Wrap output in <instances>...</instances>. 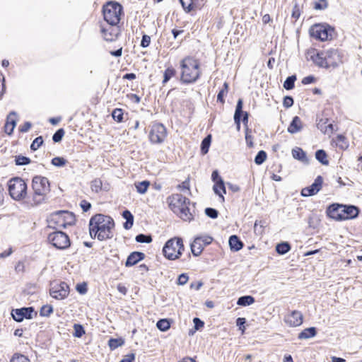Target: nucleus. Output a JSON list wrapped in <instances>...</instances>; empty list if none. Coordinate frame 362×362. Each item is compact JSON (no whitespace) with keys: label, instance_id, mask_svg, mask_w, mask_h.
Wrapping results in <instances>:
<instances>
[{"label":"nucleus","instance_id":"1","mask_svg":"<svg viewBox=\"0 0 362 362\" xmlns=\"http://www.w3.org/2000/svg\"><path fill=\"white\" fill-rule=\"evenodd\" d=\"M115 226L113 219L101 214L92 216L89 221V233L92 238L103 241L112 238Z\"/></svg>","mask_w":362,"mask_h":362},{"label":"nucleus","instance_id":"2","mask_svg":"<svg viewBox=\"0 0 362 362\" xmlns=\"http://www.w3.org/2000/svg\"><path fill=\"white\" fill-rule=\"evenodd\" d=\"M308 60H312L317 66L323 68L336 67L342 63V55L337 49L331 48L318 52L310 49L306 52Z\"/></svg>","mask_w":362,"mask_h":362},{"label":"nucleus","instance_id":"3","mask_svg":"<svg viewBox=\"0 0 362 362\" xmlns=\"http://www.w3.org/2000/svg\"><path fill=\"white\" fill-rule=\"evenodd\" d=\"M199 65V62L193 57L184 58L180 62L181 82L185 84L196 82L201 75Z\"/></svg>","mask_w":362,"mask_h":362},{"label":"nucleus","instance_id":"4","mask_svg":"<svg viewBox=\"0 0 362 362\" xmlns=\"http://www.w3.org/2000/svg\"><path fill=\"white\" fill-rule=\"evenodd\" d=\"M167 200L170 209L183 221H187L192 219V214L188 206L189 199L180 194H174L168 197Z\"/></svg>","mask_w":362,"mask_h":362},{"label":"nucleus","instance_id":"5","mask_svg":"<svg viewBox=\"0 0 362 362\" xmlns=\"http://www.w3.org/2000/svg\"><path fill=\"white\" fill-rule=\"evenodd\" d=\"M358 208L353 205L332 204L327 209L329 217L336 221H344L356 218L358 214Z\"/></svg>","mask_w":362,"mask_h":362},{"label":"nucleus","instance_id":"6","mask_svg":"<svg viewBox=\"0 0 362 362\" xmlns=\"http://www.w3.org/2000/svg\"><path fill=\"white\" fill-rule=\"evenodd\" d=\"M185 250L181 238L175 237L168 240L163 248V253L165 258L170 260L178 259Z\"/></svg>","mask_w":362,"mask_h":362},{"label":"nucleus","instance_id":"7","mask_svg":"<svg viewBox=\"0 0 362 362\" xmlns=\"http://www.w3.org/2000/svg\"><path fill=\"white\" fill-rule=\"evenodd\" d=\"M103 12L107 24L117 25L120 21L122 6L117 2L110 1L104 5Z\"/></svg>","mask_w":362,"mask_h":362},{"label":"nucleus","instance_id":"8","mask_svg":"<svg viewBox=\"0 0 362 362\" xmlns=\"http://www.w3.org/2000/svg\"><path fill=\"white\" fill-rule=\"evenodd\" d=\"M8 188L10 196L14 200H22L27 195V185L21 177L11 178L8 182Z\"/></svg>","mask_w":362,"mask_h":362},{"label":"nucleus","instance_id":"9","mask_svg":"<svg viewBox=\"0 0 362 362\" xmlns=\"http://www.w3.org/2000/svg\"><path fill=\"white\" fill-rule=\"evenodd\" d=\"M33 189L34 190V201L39 203L37 197H43L49 190V183L47 177L35 176L33 179Z\"/></svg>","mask_w":362,"mask_h":362},{"label":"nucleus","instance_id":"10","mask_svg":"<svg viewBox=\"0 0 362 362\" xmlns=\"http://www.w3.org/2000/svg\"><path fill=\"white\" fill-rule=\"evenodd\" d=\"M333 32V28L327 24H316L310 30L311 37L321 41L331 39Z\"/></svg>","mask_w":362,"mask_h":362},{"label":"nucleus","instance_id":"11","mask_svg":"<svg viewBox=\"0 0 362 362\" xmlns=\"http://www.w3.org/2000/svg\"><path fill=\"white\" fill-rule=\"evenodd\" d=\"M49 242L56 248L64 250L70 246L69 236L62 231H55L48 235Z\"/></svg>","mask_w":362,"mask_h":362},{"label":"nucleus","instance_id":"12","mask_svg":"<svg viewBox=\"0 0 362 362\" xmlns=\"http://www.w3.org/2000/svg\"><path fill=\"white\" fill-rule=\"evenodd\" d=\"M167 136L165 126L160 123L154 124L149 133V139L153 144H161Z\"/></svg>","mask_w":362,"mask_h":362},{"label":"nucleus","instance_id":"13","mask_svg":"<svg viewBox=\"0 0 362 362\" xmlns=\"http://www.w3.org/2000/svg\"><path fill=\"white\" fill-rule=\"evenodd\" d=\"M69 293V286L66 282L53 283L49 289L50 296L57 300L66 298Z\"/></svg>","mask_w":362,"mask_h":362},{"label":"nucleus","instance_id":"14","mask_svg":"<svg viewBox=\"0 0 362 362\" xmlns=\"http://www.w3.org/2000/svg\"><path fill=\"white\" fill-rule=\"evenodd\" d=\"M213 238L209 235H202L196 237L191 244V250L194 256H199L206 245H209Z\"/></svg>","mask_w":362,"mask_h":362},{"label":"nucleus","instance_id":"15","mask_svg":"<svg viewBox=\"0 0 362 362\" xmlns=\"http://www.w3.org/2000/svg\"><path fill=\"white\" fill-rule=\"evenodd\" d=\"M101 33L105 40L112 42L117 39L120 33L119 27L107 24L106 26H101Z\"/></svg>","mask_w":362,"mask_h":362},{"label":"nucleus","instance_id":"16","mask_svg":"<svg viewBox=\"0 0 362 362\" xmlns=\"http://www.w3.org/2000/svg\"><path fill=\"white\" fill-rule=\"evenodd\" d=\"M35 311L33 308H22L20 309H14L11 312L13 320L16 322H22L24 318L32 319Z\"/></svg>","mask_w":362,"mask_h":362},{"label":"nucleus","instance_id":"17","mask_svg":"<svg viewBox=\"0 0 362 362\" xmlns=\"http://www.w3.org/2000/svg\"><path fill=\"white\" fill-rule=\"evenodd\" d=\"M322 182V177L320 175L317 176L310 186L302 189L301 195L306 197L316 194L321 189Z\"/></svg>","mask_w":362,"mask_h":362},{"label":"nucleus","instance_id":"18","mask_svg":"<svg viewBox=\"0 0 362 362\" xmlns=\"http://www.w3.org/2000/svg\"><path fill=\"white\" fill-rule=\"evenodd\" d=\"M284 322L289 327H298L302 325L303 317L300 311L293 310L285 316Z\"/></svg>","mask_w":362,"mask_h":362},{"label":"nucleus","instance_id":"19","mask_svg":"<svg viewBox=\"0 0 362 362\" xmlns=\"http://www.w3.org/2000/svg\"><path fill=\"white\" fill-rule=\"evenodd\" d=\"M16 112L12 111L6 117V121L4 125V129L5 132L8 135L12 134L13 129L16 126Z\"/></svg>","mask_w":362,"mask_h":362},{"label":"nucleus","instance_id":"20","mask_svg":"<svg viewBox=\"0 0 362 362\" xmlns=\"http://www.w3.org/2000/svg\"><path fill=\"white\" fill-rule=\"evenodd\" d=\"M145 255L141 252H133L127 257L125 262L126 267H132L137 264L139 261L144 259Z\"/></svg>","mask_w":362,"mask_h":362},{"label":"nucleus","instance_id":"21","mask_svg":"<svg viewBox=\"0 0 362 362\" xmlns=\"http://www.w3.org/2000/svg\"><path fill=\"white\" fill-rule=\"evenodd\" d=\"M60 218L63 219L69 225H71L75 221V217L72 213L64 211H58L52 217L51 221Z\"/></svg>","mask_w":362,"mask_h":362},{"label":"nucleus","instance_id":"22","mask_svg":"<svg viewBox=\"0 0 362 362\" xmlns=\"http://www.w3.org/2000/svg\"><path fill=\"white\" fill-rule=\"evenodd\" d=\"M302 129L303 123L300 118L298 116H295L290 123L287 130L290 134H293L300 132Z\"/></svg>","mask_w":362,"mask_h":362},{"label":"nucleus","instance_id":"23","mask_svg":"<svg viewBox=\"0 0 362 362\" xmlns=\"http://www.w3.org/2000/svg\"><path fill=\"white\" fill-rule=\"evenodd\" d=\"M228 243L230 250L233 252H238L243 247V243L235 235H233L229 238Z\"/></svg>","mask_w":362,"mask_h":362},{"label":"nucleus","instance_id":"24","mask_svg":"<svg viewBox=\"0 0 362 362\" xmlns=\"http://www.w3.org/2000/svg\"><path fill=\"white\" fill-rule=\"evenodd\" d=\"M213 189H214L215 194H216L217 195L219 196V197L221 200V202H224L223 194H226V187H225L223 179L218 180L216 183L214 184Z\"/></svg>","mask_w":362,"mask_h":362},{"label":"nucleus","instance_id":"25","mask_svg":"<svg viewBox=\"0 0 362 362\" xmlns=\"http://www.w3.org/2000/svg\"><path fill=\"white\" fill-rule=\"evenodd\" d=\"M179 1L186 13H190L197 8L198 0H179Z\"/></svg>","mask_w":362,"mask_h":362},{"label":"nucleus","instance_id":"26","mask_svg":"<svg viewBox=\"0 0 362 362\" xmlns=\"http://www.w3.org/2000/svg\"><path fill=\"white\" fill-rule=\"evenodd\" d=\"M317 334V329L314 327L306 328L298 334V338L299 339H308L315 337Z\"/></svg>","mask_w":362,"mask_h":362},{"label":"nucleus","instance_id":"27","mask_svg":"<svg viewBox=\"0 0 362 362\" xmlns=\"http://www.w3.org/2000/svg\"><path fill=\"white\" fill-rule=\"evenodd\" d=\"M122 216L126 219L124 223V228L127 230L130 229L134 223V216L129 210H125L122 213Z\"/></svg>","mask_w":362,"mask_h":362},{"label":"nucleus","instance_id":"28","mask_svg":"<svg viewBox=\"0 0 362 362\" xmlns=\"http://www.w3.org/2000/svg\"><path fill=\"white\" fill-rule=\"evenodd\" d=\"M292 156L295 159L300 160L302 162H306L308 160L306 153L300 148H295L292 150Z\"/></svg>","mask_w":362,"mask_h":362},{"label":"nucleus","instance_id":"29","mask_svg":"<svg viewBox=\"0 0 362 362\" xmlns=\"http://www.w3.org/2000/svg\"><path fill=\"white\" fill-rule=\"evenodd\" d=\"M255 302V298L251 296H243L238 299L237 304L240 306H247Z\"/></svg>","mask_w":362,"mask_h":362},{"label":"nucleus","instance_id":"30","mask_svg":"<svg viewBox=\"0 0 362 362\" xmlns=\"http://www.w3.org/2000/svg\"><path fill=\"white\" fill-rule=\"evenodd\" d=\"M291 250L290 244L287 242L279 243L276 246V251L279 255H285Z\"/></svg>","mask_w":362,"mask_h":362},{"label":"nucleus","instance_id":"31","mask_svg":"<svg viewBox=\"0 0 362 362\" xmlns=\"http://www.w3.org/2000/svg\"><path fill=\"white\" fill-rule=\"evenodd\" d=\"M327 156L326 152L322 149L317 150L315 152L316 159L322 165H327L329 164V160L327 159Z\"/></svg>","mask_w":362,"mask_h":362},{"label":"nucleus","instance_id":"32","mask_svg":"<svg viewBox=\"0 0 362 362\" xmlns=\"http://www.w3.org/2000/svg\"><path fill=\"white\" fill-rule=\"evenodd\" d=\"M136 191L139 194H145L150 185L149 181L144 180L142 182H136L134 184Z\"/></svg>","mask_w":362,"mask_h":362},{"label":"nucleus","instance_id":"33","mask_svg":"<svg viewBox=\"0 0 362 362\" xmlns=\"http://www.w3.org/2000/svg\"><path fill=\"white\" fill-rule=\"evenodd\" d=\"M211 142V136L209 134L206 136L202 141L201 151L202 154H206L209 151V148Z\"/></svg>","mask_w":362,"mask_h":362},{"label":"nucleus","instance_id":"34","mask_svg":"<svg viewBox=\"0 0 362 362\" xmlns=\"http://www.w3.org/2000/svg\"><path fill=\"white\" fill-rule=\"evenodd\" d=\"M124 343L122 338L114 339L112 338L108 341V346L111 350H115L119 346H121Z\"/></svg>","mask_w":362,"mask_h":362},{"label":"nucleus","instance_id":"35","mask_svg":"<svg viewBox=\"0 0 362 362\" xmlns=\"http://www.w3.org/2000/svg\"><path fill=\"white\" fill-rule=\"evenodd\" d=\"M176 74V71L173 67L167 68L163 74V84L166 83L172 77H173Z\"/></svg>","mask_w":362,"mask_h":362},{"label":"nucleus","instance_id":"36","mask_svg":"<svg viewBox=\"0 0 362 362\" xmlns=\"http://www.w3.org/2000/svg\"><path fill=\"white\" fill-rule=\"evenodd\" d=\"M296 81V76L292 75L286 78L284 83V88L286 90H291L294 88V83Z\"/></svg>","mask_w":362,"mask_h":362},{"label":"nucleus","instance_id":"37","mask_svg":"<svg viewBox=\"0 0 362 362\" xmlns=\"http://www.w3.org/2000/svg\"><path fill=\"white\" fill-rule=\"evenodd\" d=\"M156 327L160 331L165 332L169 329L170 324L167 319H161L157 322Z\"/></svg>","mask_w":362,"mask_h":362},{"label":"nucleus","instance_id":"38","mask_svg":"<svg viewBox=\"0 0 362 362\" xmlns=\"http://www.w3.org/2000/svg\"><path fill=\"white\" fill-rule=\"evenodd\" d=\"M30 161V159L26 156L19 155L15 157V163L16 165H25L29 164Z\"/></svg>","mask_w":362,"mask_h":362},{"label":"nucleus","instance_id":"39","mask_svg":"<svg viewBox=\"0 0 362 362\" xmlns=\"http://www.w3.org/2000/svg\"><path fill=\"white\" fill-rule=\"evenodd\" d=\"M52 313L53 307L51 305H45L40 310V315L42 317H49Z\"/></svg>","mask_w":362,"mask_h":362},{"label":"nucleus","instance_id":"40","mask_svg":"<svg viewBox=\"0 0 362 362\" xmlns=\"http://www.w3.org/2000/svg\"><path fill=\"white\" fill-rule=\"evenodd\" d=\"M228 91V84L225 82L223 83V88L219 91L217 95V100L221 103H224L223 97L227 94Z\"/></svg>","mask_w":362,"mask_h":362},{"label":"nucleus","instance_id":"41","mask_svg":"<svg viewBox=\"0 0 362 362\" xmlns=\"http://www.w3.org/2000/svg\"><path fill=\"white\" fill-rule=\"evenodd\" d=\"M267 158V153L264 151H259L255 158V163L257 165L262 164Z\"/></svg>","mask_w":362,"mask_h":362},{"label":"nucleus","instance_id":"42","mask_svg":"<svg viewBox=\"0 0 362 362\" xmlns=\"http://www.w3.org/2000/svg\"><path fill=\"white\" fill-rule=\"evenodd\" d=\"M136 241L141 243H150L152 242V238L151 235L139 234L136 236Z\"/></svg>","mask_w":362,"mask_h":362},{"label":"nucleus","instance_id":"43","mask_svg":"<svg viewBox=\"0 0 362 362\" xmlns=\"http://www.w3.org/2000/svg\"><path fill=\"white\" fill-rule=\"evenodd\" d=\"M10 362H30V359L20 354H15L10 360Z\"/></svg>","mask_w":362,"mask_h":362},{"label":"nucleus","instance_id":"44","mask_svg":"<svg viewBox=\"0 0 362 362\" xmlns=\"http://www.w3.org/2000/svg\"><path fill=\"white\" fill-rule=\"evenodd\" d=\"M103 186L102 181L100 179H95L91 182L90 188L93 192H98L101 190Z\"/></svg>","mask_w":362,"mask_h":362},{"label":"nucleus","instance_id":"45","mask_svg":"<svg viewBox=\"0 0 362 362\" xmlns=\"http://www.w3.org/2000/svg\"><path fill=\"white\" fill-rule=\"evenodd\" d=\"M66 163L67 160L62 157H54L51 160V163L56 167H63Z\"/></svg>","mask_w":362,"mask_h":362},{"label":"nucleus","instance_id":"46","mask_svg":"<svg viewBox=\"0 0 362 362\" xmlns=\"http://www.w3.org/2000/svg\"><path fill=\"white\" fill-rule=\"evenodd\" d=\"M112 118L117 122H121L123 119V112L122 109L116 108L112 112Z\"/></svg>","mask_w":362,"mask_h":362},{"label":"nucleus","instance_id":"47","mask_svg":"<svg viewBox=\"0 0 362 362\" xmlns=\"http://www.w3.org/2000/svg\"><path fill=\"white\" fill-rule=\"evenodd\" d=\"M74 337H81L85 334V330L83 329V327L78 324H75L74 325Z\"/></svg>","mask_w":362,"mask_h":362},{"label":"nucleus","instance_id":"48","mask_svg":"<svg viewBox=\"0 0 362 362\" xmlns=\"http://www.w3.org/2000/svg\"><path fill=\"white\" fill-rule=\"evenodd\" d=\"M43 144V139L42 136H38L34 139L33 143L31 144L30 148L33 151L37 150Z\"/></svg>","mask_w":362,"mask_h":362},{"label":"nucleus","instance_id":"49","mask_svg":"<svg viewBox=\"0 0 362 362\" xmlns=\"http://www.w3.org/2000/svg\"><path fill=\"white\" fill-rule=\"evenodd\" d=\"M64 135V130L63 129H59L52 136V140L55 142H59L62 141Z\"/></svg>","mask_w":362,"mask_h":362},{"label":"nucleus","instance_id":"50","mask_svg":"<svg viewBox=\"0 0 362 362\" xmlns=\"http://www.w3.org/2000/svg\"><path fill=\"white\" fill-rule=\"evenodd\" d=\"M328 6L327 0H320L315 3L314 8L316 10L325 9Z\"/></svg>","mask_w":362,"mask_h":362},{"label":"nucleus","instance_id":"51","mask_svg":"<svg viewBox=\"0 0 362 362\" xmlns=\"http://www.w3.org/2000/svg\"><path fill=\"white\" fill-rule=\"evenodd\" d=\"M205 214L207 216L211 218H216L218 217V212L216 209L213 208H206L205 209Z\"/></svg>","mask_w":362,"mask_h":362},{"label":"nucleus","instance_id":"52","mask_svg":"<svg viewBox=\"0 0 362 362\" xmlns=\"http://www.w3.org/2000/svg\"><path fill=\"white\" fill-rule=\"evenodd\" d=\"M250 132L251 131L247 128L245 131V141L247 146L250 148L253 146L252 136H251Z\"/></svg>","mask_w":362,"mask_h":362},{"label":"nucleus","instance_id":"53","mask_svg":"<svg viewBox=\"0 0 362 362\" xmlns=\"http://www.w3.org/2000/svg\"><path fill=\"white\" fill-rule=\"evenodd\" d=\"M293 105V99L291 96H285L283 100V105L286 107H291Z\"/></svg>","mask_w":362,"mask_h":362},{"label":"nucleus","instance_id":"54","mask_svg":"<svg viewBox=\"0 0 362 362\" xmlns=\"http://www.w3.org/2000/svg\"><path fill=\"white\" fill-rule=\"evenodd\" d=\"M245 322H246V320L244 317H238L236 320V325L238 327H239V329L242 331L243 333L245 332V327L244 326Z\"/></svg>","mask_w":362,"mask_h":362},{"label":"nucleus","instance_id":"55","mask_svg":"<svg viewBox=\"0 0 362 362\" xmlns=\"http://www.w3.org/2000/svg\"><path fill=\"white\" fill-rule=\"evenodd\" d=\"M189 277L187 274H182L178 276L177 279V284L179 285H185L188 281Z\"/></svg>","mask_w":362,"mask_h":362},{"label":"nucleus","instance_id":"56","mask_svg":"<svg viewBox=\"0 0 362 362\" xmlns=\"http://www.w3.org/2000/svg\"><path fill=\"white\" fill-rule=\"evenodd\" d=\"M151 42V37L147 35H144L141 42V46L142 47H147L149 46Z\"/></svg>","mask_w":362,"mask_h":362},{"label":"nucleus","instance_id":"57","mask_svg":"<svg viewBox=\"0 0 362 362\" xmlns=\"http://www.w3.org/2000/svg\"><path fill=\"white\" fill-rule=\"evenodd\" d=\"M31 126L32 124L30 122H25L23 124L19 127V131L22 133H25L29 131Z\"/></svg>","mask_w":362,"mask_h":362},{"label":"nucleus","instance_id":"58","mask_svg":"<svg viewBox=\"0 0 362 362\" xmlns=\"http://www.w3.org/2000/svg\"><path fill=\"white\" fill-rule=\"evenodd\" d=\"M193 322L194 324V328L197 330L203 327L204 325V322L198 317H194L193 319Z\"/></svg>","mask_w":362,"mask_h":362},{"label":"nucleus","instance_id":"59","mask_svg":"<svg viewBox=\"0 0 362 362\" xmlns=\"http://www.w3.org/2000/svg\"><path fill=\"white\" fill-rule=\"evenodd\" d=\"M76 288L81 294H84L87 291V286L86 284H77Z\"/></svg>","mask_w":362,"mask_h":362},{"label":"nucleus","instance_id":"60","mask_svg":"<svg viewBox=\"0 0 362 362\" xmlns=\"http://www.w3.org/2000/svg\"><path fill=\"white\" fill-rule=\"evenodd\" d=\"M315 81V78L313 76H308L306 77H304L302 80V83L304 85H308L314 83Z\"/></svg>","mask_w":362,"mask_h":362},{"label":"nucleus","instance_id":"61","mask_svg":"<svg viewBox=\"0 0 362 362\" xmlns=\"http://www.w3.org/2000/svg\"><path fill=\"white\" fill-rule=\"evenodd\" d=\"M80 206L85 212L88 211L91 208V204L86 200H82Z\"/></svg>","mask_w":362,"mask_h":362},{"label":"nucleus","instance_id":"62","mask_svg":"<svg viewBox=\"0 0 362 362\" xmlns=\"http://www.w3.org/2000/svg\"><path fill=\"white\" fill-rule=\"evenodd\" d=\"M135 359L134 354H129L126 355L123 359H122L119 362H133Z\"/></svg>","mask_w":362,"mask_h":362},{"label":"nucleus","instance_id":"63","mask_svg":"<svg viewBox=\"0 0 362 362\" xmlns=\"http://www.w3.org/2000/svg\"><path fill=\"white\" fill-rule=\"evenodd\" d=\"M242 115H243V113H241V112L237 113V112H235L234 121H235V124H237V127L238 129H240V119H241Z\"/></svg>","mask_w":362,"mask_h":362},{"label":"nucleus","instance_id":"64","mask_svg":"<svg viewBox=\"0 0 362 362\" xmlns=\"http://www.w3.org/2000/svg\"><path fill=\"white\" fill-rule=\"evenodd\" d=\"M117 291L122 293L123 295H126L127 292V288L122 284H119L117 285Z\"/></svg>","mask_w":362,"mask_h":362}]
</instances>
